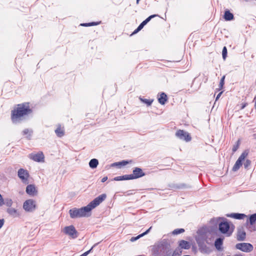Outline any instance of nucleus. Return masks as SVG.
<instances>
[{
    "label": "nucleus",
    "instance_id": "f257e3e1",
    "mask_svg": "<svg viewBox=\"0 0 256 256\" xmlns=\"http://www.w3.org/2000/svg\"><path fill=\"white\" fill-rule=\"evenodd\" d=\"M32 112L28 103L18 104L12 111V120L14 123L18 122L22 120L24 116L30 114Z\"/></svg>",
    "mask_w": 256,
    "mask_h": 256
},
{
    "label": "nucleus",
    "instance_id": "f03ea898",
    "mask_svg": "<svg viewBox=\"0 0 256 256\" xmlns=\"http://www.w3.org/2000/svg\"><path fill=\"white\" fill-rule=\"evenodd\" d=\"M106 198V194L100 195L90 202L86 206L81 208L83 217H88L90 216L92 210L100 204Z\"/></svg>",
    "mask_w": 256,
    "mask_h": 256
},
{
    "label": "nucleus",
    "instance_id": "7ed1b4c3",
    "mask_svg": "<svg viewBox=\"0 0 256 256\" xmlns=\"http://www.w3.org/2000/svg\"><path fill=\"white\" fill-rule=\"evenodd\" d=\"M22 208L26 212H34L37 208L36 200L33 199H28L26 200L23 202Z\"/></svg>",
    "mask_w": 256,
    "mask_h": 256
},
{
    "label": "nucleus",
    "instance_id": "20e7f679",
    "mask_svg": "<svg viewBox=\"0 0 256 256\" xmlns=\"http://www.w3.org/2000/svg\"><path fill=\"white\" fill-rule=\"evenodd\" d=\"M219 230L222 233L226 234L228 236H230L234 230L233 228L230 227L226 222H221L219 224Z\"/></svg>",
    "mask_w": 256,
    "mask_h": 256
},
{
    "label": "nucleus",
    "instance_id": "39448f33",
    "mask_svg": "<svg viewBox=\"0 0 256 256\" xmlns=\"http://www.w3.org/2000/svg\"><path fill=\"white\" fill-rule=\"evenodd\" d=\"M62 232L72 238H75L78 236V232L72 225L64 227L62 230Z\"/></svg>",
    "mask_w": 256,
    "mask_h": 256
},
{
    "label": "nucleus",
    "instance_id": "423d86ee",
    "mask_svg": "<svg viewBox=\"0 0 256 256\" xmlns=\"http://www.w3.org/2000/svg\"><path fill=\"white\" fill-rule=\"evenodd\" d=\"M18 175L24 184H28V183L30 175L27 170L20 168L18 170Z\"/></svg>",
    "mask_w": 256,
    "mask_h": 256
},
{
    "label": "nucleus",
    "instance_id": "0eeeda50",
    "mask_svg": "<svg viewBox=\"0 0 256 256\" xmlns=\"http://www.w3.org/2000/svg\"><path fill=\"white\" fill-rule=\"evenodd\" d=\"M248 154L246 152H244L241 154L232 168V170L234 172L237 171L240 168V167L242 166V162L247 156Z\"/></svg>",
    "mask_w": 256,
    "mask_h": 256
},
{
    "label": "nucleus",
    "instance_id": "6e6552de",
    "mask_svg": "<svg viewBox=\"0 0 256 256\" xmlns=\"http://www.w3.org/2000/svg\"><path fill=\"white\" fill-rule=\"evenodd\" d=\"M236 248L246 252H250L253 250V246L249 243H239L236 244Z\"/></svg>",
    "mask_w": 256,
    "mask_h": 256
},
{
    "label": "nucleus",
    "instance_id": "1a4fd4ad",
    "mask_svg": "<svg viewBox=\"0 0 256 256\" xmlns=\"http://www.w3.org/2000/svg\"><path fill=\"white\" fill-rule=\"evenodd\" d=\"M176 136L178 138L186 142H190L191 140V136L190 134L183 130H178L176 133Z\"/></svg>",
    "mask_w": 256,
    "mask_h": 256
},
{
    "label": "nucleus",
    "instance_id": "9d476101",
    "mask_svg": "<svg viewBox=\"0 0 256 256\" xmlns=\"http://www.w3.org/2000/svg\"><path fill=\"white\" fill-rule=\"evenodd\" d=\"M28 158L36 162H44V156L42 152H34L28 155Z\"/></svg>",
    "mask_w": 256,
    "mask_h": 256
},
{
    "label": "nucleus",
    "instance_id": "9b49d317",
    "mask_svg": "<svg viewBox=\"0 0 256 256\" xmlns=\"http://www.w3.org/2000/svg\"><path fill=\"white\" fill-rule=\"evenodd\" d=\"M130 180L136 179L142 177L145 175L142 170L138 168H136L133 170V173L131 174H128Z\"/></svg>",
    "mask_w": 256,
    "mask_h": 256
},
{
    "label": "nucleus",
    "instance_id": "f8f14e48",
    "mask_svg": "<svg viewBox=\"0 0 256 256\" xmlns=\"http://www.w3.org/2000/svg\"><path fill=\"white\" fill-rule=\"evenodd\" d=\"M26 193L30 196H34L38 194V190L34 184H28L26 187Z\"/></svg>",
    "mask_w": 256,
    "mask_h": 256
},
{
    "label": "nucleus",
    "instance_id": "ddd939ff",
    "mask_svg": "<svg viewBox=\"0 0 256 256\" xmlns=\"http://www.w3.org/2000/svg\"><path fill=\"white\" fill-rule=\"evenodd\" d=\"M69 214L70 218H72L83 217L80 208H74L70 209L69 210Z\"/></svg>",
    "mask_w": 256,
    "mask_h": 256
},
{
    "label": "nucleus",
    "instance_id": "4468645a",
    "mask_svg": "<svg viewBox=\"0 0 256 256\" xmlns=\"http://www.w3.org/2000/svg\"><path fill=\"white\" fill-rule=\"evenodd\" d=\"M7 213L12 218H18L20 215V214L18 210L14 208L10 207L6 210Z\"/></svg>",
    "mask_w": 256,
    "mask_h": 256
},
{
    "label": "nucleus",
    "instance_id": "2eb2a0df",
    "mask_svg": "<svg viewBox=\"0 0 256 256\" xmlns=\"http://www.w3.org/2000/svg\"><path fill=\"white\" fill-rule=\"evenodd\" d=\"M158 16V15L156 14H154V15H152V16H148L147 18H146L144 21H143L140 25L138 27V28L134 32L133 34H136L138 32H139L140 30L148 22L150 21V20L154 18V17H156Z\"/></svg>",
    "mask_w": 256,
    "mask_h": 256
},
{
    "label": "nucleus",
    "instance_id": "dca6fc26",
    "mask_svg": "<svg viewBox=\"0 0 256 256\" xmlns=\"http://www.w3.org/2000/svg\"><path fill=\"white\" fill-rule=\"evenodd\" d=\"M54 132L58 137L61 138L65 134L64 126L60 124L58 125Z\"/></svg>",
    "mask_w": 256,
    "mask_h": 256
},
{
    "label": "nucleus",
    "instance_id": "f3484780",
    "mask_svg": "<svg viewBox=\"0 0 256 256\" xmlns=\"http://www.w3.org/2000/svg\"><path fill=\"white\" fill-rule=\"evenodd\" d=\"M226 216L228 217L234 218V219L241 220L244 219V218L246 217V216L244 214H238V213H232L230 214H227Z\"/></svg>",
    "mask_w": 256,
    "mask_h": 256
},
{
    "label": "nucleus",
    "instance_id": "a211bd4d",
    "mask_svg": "<svg viewBox=\"0 0 256 256\" xmlns=\"http://www.w3.org/2000/svg\"><path fill=\"white\" fill-rule=\"evenodd\" d=\"M178 246L182 249L188 250L190 247V244L187 241L181 240L178 242Z\"/></svg>",
    "mask_w": 256,
    "mask_h": 256
},
{
    "label": "nucleus",
    "instance_id": "6ab92c4d",
    "mask_svg": "<svg viewBox=\"0 0 256 256\" xmlns=\"http://www.w3.org/2000/svg\"><path fill=\"white\" fill-rule=\"evenodd\" d=\"M167 100V96L164 92L160 94V95L158 96V102L162 104H164Z\"/></svg>",
    "mask_w": 256,
    "mask_h": 256
},
{
    "label": "nucleus",
    "instance_id": "aec40b11",
    "mask_svg": "<svg viewBox=\"0 0 256 256\" xmlns=\"http://www.w3.org/2000/svg\"><path fill=\"white\" fill-rule=\"evenodd\" d=\"M98 164V161L96 158L92 159L89 162V166L92 168H95Z\"/></svg>",
    "mask_w": 256,
    "mask_h": 256
},
{
    "label": "nucleus",
    "instance_id": "412c9836",
    "mask_svg": "<svg viewBox=\"0 0 256 256\" xmlns=\"http://www.w3.org/2000/svg\"><path fill=\"white\" fill-rule=\"evenodd\" d=\"M222 242H223V239L221 238H218L216 240L214 245H215L216 248L218 250H222Z\"/></svg>",
    "mask_w": 256,
    "mask_h": 256
},
{
    "label": "nucleus",
    "instance_id": "4be33fe9",
    "mask_svg": "<svg viewBox=\"0 0 256 256\" xmlns=\"http://www.w3.org/2000/svg\"><path fill=\"white\" fill-rule=\"evenodd\" d=\"M130 162H132V160H130V161L122 160V162H115V163L113 164L112 165L116 166H118L120 167L122 166H124L126 165L127 164L130 163Z\"/></svg>",
    "mask_w": 256,
    "mask_h": 256
},
{
    "label": "nucleus",
    "instance_id": "5701e85b",
    "mask_svg": "<svg viewBox=\"0 0 256 256\" xmlns=\"http://www.w3.org/2000/svg\"><path fill=\"white\" fill-rule=\"evenodd\" d=\"M224 18L226 20H230L233 19L234 16L229 11H226L224 13Z\"/></svg>",
    "mask_w": 256,
    "mask_h": 256
},
{
    "label": "nucleus",
    "instance_id": "b1692460",
    "mask_svg": "<svg viewBox=\"0 0 256 256\" xmlns=\"http://www.w3.org/2000/svg\"><path fill=\"white\" fill-rule=\"evenodd\" d=\"M13 204V200L10 198H6L4 200V204L10 208Z\"/></svg>",
    "mask_w": 256,
    "mask_h": 256
},
{
    "label": "nucleus",
    "instance_id": "393cba45",
    "mask_svg": "<svg viewBox=\"0 0 256 256\" xmlns=\"http://www.w3.org/2000/svg\"><path fill=\"white\" fill-rule=\"evenodd\" d=\"M130 180L128 175H124L122 176H116L114 178V180L119 181L122 180Z\"/></svg>",
    "mask_w": 256,
    "mask_h": 256
},
{
    "label": "nucleus",
    "instance_id": "a878e982",
    "mask_svg": "<svg viewBox=\"0 0 256 256\" xmlns=\"http://www.w3.org/2000/svg\"><path fill=\"white\" fill-rule=\"evenodd\" d=\"M246 236V233L242 230H239L238 234V240H244Z\"/></svg>",
    "mask_w": 256,
    "mask_h": 256
},
{
    "label": "nucleus",
    "instance_id": "bb28decb",
    "mask_svg": "<svg viewBox=\"0 0 256 256\" xmlns=\"http://www.w3.org/2000/svg\"><path fill=\"white\" fill-rule=\"evenodd\" d=\"M206 229L204 228H202L200 229L198 231V234L200 236H202V238H204L206 236L205 232H206Z\"/></svg>",
    "mask_w": 256,
    "mask_h": 256
},
{
    "label": "nucleus",
    "instance_id": "cd10ccee",
    "mask_svg": "<svg viewBox=\"0 0 256 256\" xmlns=\"http://www.w3.org/2000/svg\"><path fill=\"white\" fill-rule=\"evenodd\" d=\"M256 222V214H252L250 217V224L252 225Z\"/></svg>",
    "mask_w": 256,
    "mask_h": 256
},
{
    "label": "nucleus",
    "instance_id": "c85d7f7f",
    "mask_svg": "<svg viewBox=\"0 0 256 256\" xmlns=\"http://www.w3.org/2000/svg\"><path fill=\"white\" fill-rule=\"evenodd\" d=\"M152 227H150L146 231L138 235V236H136V238H132V240H138V238L143 236H144L146 234H148V232H150V230L151 229Z\"/></svg>",
    "mask_w": 256,
    "mask_h": 256
},
{
    "label": "nucleus",
    "instance_id": "c756f323",
    "mask_svg": "<svg viewBox=\"0 0 256 256\" xmlns=\"http://www.w3.org/2000/svg\"><path fill=\"white\" fill-rule=\"evenodd\" d=\"M140 100L145 103L148 106H150L151 104H152V102H153V100H148V99H144V98H140Z\"/></svg>",
    "mask_w": 256,
    "mask_h": 256
},
{
    "label": "nucleus",
    "instance_id": "7c9ffc66",
    "mask_svg": "<svg viewBox=\"0 0 256 256\" xmlns=\"http://www.w3.org/2000/svg\"><path fill=\"white\" fill-rule=\"evenodd\" d=\"M32 132L28 129H26L23 131L24 135L28 138L31 136Z\"/></svg>",
    "mask_w": 256,
    "mask_h": 256
},
{
    "label": "nucleus",
    "instance_id": "2f4dec72",
    "mask_svg": "<svg viewBox=\"0 0 256 256\" xmlns=\"http://www.w3.org/2000/svg\"><path fill=\"white\" fill-rule=\"evenodd\" d=\"M184 232V230L183 228L176 229L172 232V234H178L182 233Z\"/></svg>",
    "mask_w": 256,
    "mask_h": 256
},
{
    "label": "nucleus",
    "instance_id": "473e14b6",
    "mask_svg": "<svg viewBox=\"0 0 256 256\" xmlns=\"http://www.w3.org/2000/svg\"><path fill=\"white\" fill-rule=\"evenodd\" d=\"M182 254V251L180 249H176L173 252L172 256H180Z\"/></svg>",
    "mask_w": 256,
    "mask_h": 256
},
{
    "label": "nucleus",
    "instance_id": "72a5a7b5",
    "mask_svg": "<svg viewBox=\"0 0 256 256\" xmlns=\"http://www.w3.org/2000/svg\"><path fill=\"white\" fill-rule=\"evenodd\" d=\"M222 58L224 60L226 59L227 54V50L226 46L223 48L222 52Z\"/></svg>",
    "mask_w": 256,
    "mask_h": 256
},
{
    "label": "nucleus",
    "instance_id": "f704fd0d",
    "mask_svg": "<svg viewBox=\"0 0 256 256\" xmlns=\"http://www.w3.org/2000/svg\"><path fill=\"white\" fill-rule=\"evenodd\" d=\"M224 78H225V76H224L220 80V88H223V86L224 85Z\"/></svg>",
    "mask_w": 256,
    "mask_h": 256
},
{
    "label": "nucleus",
    "instance_id": "c9c22d12",
    "mask_svg": "<svg viewBox=\"0 0 256 256\" xmlns=\"http://www.w3.org/2000/svg\"><path fill=\"white\" fill-rule=\"evenodd\" d=\"M100 22H92V23H87V24H82V26H94V25H97Z\"/></svg>",
    "mask_w": 256,
    "mask_h": 256
},
{
    "label": "nucleus",
    "instance_id": "e433bc0d",
    "mask_svg": "<svg viewBox=\"0 0 256 256\" xmlns=\"http://www.w3.org/2000/svg\"><path fill=\"white\" fill-rule=\"evenodd\" d=\"M250 160H247L246 162L244 163V166L246 168H247L250 166Z\"/></svg>",
    "mask_w": 256,
    "mask_h": 256
},
{
    "label": "nucleus",
    "instance_id": "4c0bfd02",
    "mask_svg": "<svg viewBox=\"0 0 256 256\" xmlns=\"http://www.w3.org/2000/svg\"><path fill=\"white\" fill-rule=\"evenodd\" d=\"M4 204V199L3 198L2 194H0V206Z\"/></svg>",
    "mask_w": 256,
    "mask_h": 256
},
{
    "label": "nucleus",
    "instance_id": "58836bf2",
    "mask_svg": "<svg viewBox=\"0 0 256 256\" xmlns=\"http://www.w3.org/2000/svg\"><path fill=\"white\" fill-rule=\"evenodd\" d=\"M4 223V219H0V229L3 226Z\"/></svg>",
    "mask_w": 256,
    "mask_h": 256
},
{
    "label": "nucleus",
    "instance_id": "ea45409f",
    "mask_svg": "<svg viewBox=\"0 0 256 256\" xmlns=\"http://www.w3.org/2000/svg\"><path fill=\"white\" fill-rule=\"evenodd\" d=\"M222 93V92H221L218 94V96H216V100H217L220 98V96Z\"/></svg>",
    "mask_w": 256,
    "mask_h": 256
},
{
    "label": "nucleus",
    "instance_id": "a19ab883",
    "mask_svg": "<svg viewBox=\"0 0 256 256\" xmlns=\"http://www.w3.org/2000/svg\"><path fill=\"white\" fill-rule=\"evenodd\" d=\"M247 105L246 103L242 104L241 106V110L244 109Z\"/></svg>",
    "mask_w": 256,
    "mask_h": 256
},
{
    "label": "nucleus",
    "instance_id": "79ce46f5",
    "mask_svg": "<svg viewBox=\"0 0 256 256\" xmlns=\"http://www.w3.org/2000/svg\"><path fill=\"white\" fill-rule=\"evenodd\" d=\"M108 180V178L106 176L104 177L102 180V182H104Z\"/></svg>",
    "mask_w": 256,
    "mask_h": 256
},
{
    "label": "nucleus",
    "instance_id": "37998d69",
    "mask_svg": "<svg viewBox=\"0 0 256 256\" xmlns=\"http://www.w3.org/2000/svg\"><path fill=\"white\" fill-rule=\"evenodd\" d=\"M254 108H256V94L254 98Z\"/></svg>",
    "mask_w": 256,
    "mask_h": 256
},
{
    "label": "nucleus",
    "instance_id": "c03bdc74",
    "mask_svg": "<svg viewBox=\"0 0 256 256\" xmlns=\"http://www.w3.org/2000/svg\"><path fill=\"white\" fill-rule=\"evenodd\" d=\"M196 240L197 241L198 243L199 238L198 237L196 238Z\"/></svg>",
    "mask_w": 256,
    "mask_h": 256
},
{
    "label": "nucleus",
    "instance_id": "a18cd8bd",
    "mask_svg": "<svg viewBox=\"0 0 256 256\" xmlns=\"http://www.w3.org/2000/svg\"><path fill=\"white\" fill-rule=\"evenodd\" d=\"M140 0H136V4H138Z\"/></svg>",
    "mask_w": 256,
    "mask_h": 256
}]
</instances>
